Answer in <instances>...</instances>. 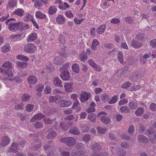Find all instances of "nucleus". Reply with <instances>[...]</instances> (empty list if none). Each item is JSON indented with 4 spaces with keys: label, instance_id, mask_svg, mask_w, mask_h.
<instances>
[{
    "label": "nucleus",
    "instance_id": "obj_1",
    "mask_svg": "<svg viewBox=\"0 0 156 156\" xmlns=\"http://www.w3.org/2000/svg\"><path fill=\"white\" fill-rule=\"evenodd\" d=\"M36 46L31 43L26 44L24 47V50L26 53L29 54H33L37 51Z\"/></svg>",
    "mask_w": 156,
    "mask_h": 156
},
{
    "label": "nucleus",
    "instance_id": "obj_2",
    "mask_svg": "<svg viewBox=\"0 0 156 156\" xmlns=\"http://www.w3.org/2000/svg\"><path fill=\"white\" fill-rule=\"evenodd\" d=\"M21 22L20 21L18 23H10L8 25V28L10 31L12 32H15L17 30H20V27Z\"/></svg>",
    "mask_w": 156,
    "mask_h": 156
},
{
    "label": "nucleus",
    "instance_id": "obj_3",
    "mask_svg": "<svg viewBox=\"0 0 156 156\" xmlns=\"http://www.w3.org/2000/svg\"><path fill=\"white\" fill-rule=\"evenodd\" d=\"M61 141L66 143L68 146H72L76 143L73 137H63L61 139Z\"/></svg>",
    "mask_w": 156,
    "mask_h": 156
},
{
    "label": "nucleus",
    "instance_id": "obj_4",
    "mask_svg": "<svg viewBox=\"0 0 156 156\" xmlns=\"http://www.w3.org/2000/svg\"><path fill=\"white\" fill-rule=\"evenodd\" d=\"M2 67L3 69L7 71L9 70L11 71V74L10 75H6L8 76V77L13 76V74L11 69L12 68V65L10 62L8 61H6L2 65Z\"/></svg>",
    "mask_w": 156,
    "mask_h": 156
},
{
    "label": "nucleus",
    "instance_id": "obj_5",
    "mask_svg": "<svg viewBox=\"0 0 156 156\" xmlns=\"http://www.w3.org/2000/svg\"><path fill=\"white\" fill-rule=\"evenodd\" d=\"M80 101L82 102H85L90 97L91 94L90 93H87L85 91H82L80 94Z\"/></svg>",
    "mask_w": 156,
    "mask_h": 156
},
{
    "label": "nucleus",
    "instance_id": "obj_6",
    "mask_svg": "<svg viewBox=\"0 0 156 156\" xmlns=\"http://www.w3.org/2000/svg\"><path fill=\"white\" fill-rule=\"evenodd\" d=\"M73 83H65L64 85L65 90L66 92H72L74 88Z\"/></svg>",
    "mask_w": 156,
    "mask_h": 156
},
{
    "label": "nucleus",
    "instance_id": "obj_7",
    "mask_svg": "<svg viewBox=\"0 0 156 156\" xmlns=\"http://www.w3.org/2000/svg\"><path fill=\"white\" fill-rule=\"evenodd\" d=\"M61 73L60 76L61 78L64 80L67 81L70 78V75L68 71L64 72L63 71H60Z\"/></svg>",
    "mask_w": 156,
    "mask_h": 156
},
{
    "label": "nucleus",
    "instance_id": "obj_8",
    "mask_svg": "<svg viewBox=\"0 0 156 156\" xmlns=\"http://www.w3.org/2000/svg\"><path fill=\"white\" fill-rule=\"evenodd\" d=\"M144 37L143 34H140L137 36V48H140L142 46Z\"/></svg>",
    "mask_w": 156,
    "mask_h": 156
},
{
    "label": "nucleus",
    "instance_id": "obj_9",
    "mask_svg": "<svg viewBox=\"0 0 156 156\" xmlns=\"http://www.w3.org/2000/svg\"><path fill=\"white\" fill-rule=\"evenodd\" d=\"M20 149V148L18 145L17 143H12L11 144V147L9 148V152L16 153Z\"/></svg>",
    "mask_w": 156,
    "mask_h": 156
},
{
    "label": "nucleus",
    "instance_id": "obj_10",
    "mask_svg": "<svg viewBox=\"0 0 156 156\" xmlns=\"http://www.w3.org/2000/svg\"><path fill=\"white\" fill-rule=\"evenodd\" d=\"M27 80L28 83L30 84H34L37 81V77L32 75L29 76Z\"/></svg>",
    "mask_w": 156,
    "mask_h": 156
},
{
    "label": "nucleus",
    "instance_id": "obj_11",
    "mask_svg": "<svg viewBox=\"0 0 156 156\" xmlns=\"http://www.w3.org/2000/svg\"><path fill=\"white\" fill-rule=\"evenodd\" d=\"M72 104L70 101H66L64 100H61L59 101V104L61 107H67L69 106Z\"/></svg>",
    "mask_w": 156,
    "mask_h": 156
},
{
    "label": "nucleus",
    "instance_id": "obj_12",
    "mask_svg": "<svg viewBox=\"0 0 156 156\" xmlns=\"http://www.w3.org/2000/svg\"><path fill=\"white\" fill-rule=\"evenodd\" d=\"M53 82L55 86L61 87H63L61 81L58 77H54L53 79Z\"/></svg>",
    "mask_w": 156,
    "mask_h": 156
},
{
    "label": "nucleus",
    "instance_id": "obj_13",
    "mask_svg": "<svg viewBox=\"0 0 156 156\" xmlns=\"http://www.w3.org/2000/svg\"><path fill=\"white\" fill-rule=\"evenodd\" d=\"M37 37V35L35 33H32L27 37V40L28 42L34 41Z\"/></svg>",
    "mask_w": 156,
    "mask_h": 156
},
{
    "label": "nucleus",
    "instance_id": "obj_14",
    "mask_svg": "<svg viewBox=\"0 0 156 156\" xmlns=\"http://www.w3.org/2000/svg\"><path fill=\"white\" fill-rule=\"evenodd\" d=\"M44 117V115L41 113H38L34 115L31 120L30 122H34V120H40Z\"/></svg>",
    "mask_w": 156,
    "mask_h": 156
},
{
    "label": "nucleus",
    "instance_id": "obj_15",
    "mask_svg": "<svg viewBox=\"0 0 156 156\" xmlns=\"http://www.w3.org/2000/svg\"><path fill=\"white\" fill-rule=\"evenodd\" d=\"M69 132L70 133L75 135H78L80 134L79 129L76 126L71 127L69 131Z\"/></svg>",
    "mask_w": 156,
    "mask_h": 156
},
{
    "label": "nucleus",
    "instance_id": "obj_16",
    "mask_svg": "<svg viewBox=\"0 0 156 156\" xmlns=\"http://www.w3.org/2000/svg\"><path fill=\"white\" fill-rule=\"evenodd\" d=\"M56 21L58 24H63L65 22V18L62 15H58L57 17Z\"/></svg>",
    "mask_w": 156,
    "mask_h": 156
},
{
    "label": "nucleus",
    "instance_id": "obj_17",
    "mask_svg": "<svg viewBox=\"0 0 156 156\" xmlns=\"http://www.w3.org/2000/svg\"><path fill=\"white\" fill-rule=\"evenodd\" d=\"M12 13L14 15L21 17L23 16L24 13V11L21 9H18L13 11Z\"/></svg>",
    "mask_w": 156,
    "mask_h": 156
},
{
    "label": "nucleus",
    "instance_id": "obj_18",
    "mask_svg": "<svg viewBox=\"0 0 156 156\" xmlns=\"http://www.w3.org/2000/svg\"><path fill=\"white\" fill-rule=\"evenodd\" d=\"M10 140L8 137H3L1 143V145L2 147H4L8 145L10 142Z\"/></svg>",
    "mask_w": 156,
    "mask_h": 156
},
{
    "label": "nucleus",
    "instance_id": "obj_19",
    "mask_svg": "<svg viewBox=\"0 0 156 156\" xmlns=\"http://www.w3.org/2000/svg\"><path fill=\"white\" fill-rule=\"evenodd\" d=\"M93 151H98L101 149V147L98 144L95 143L91 147Z\"/></svg>",
    "mask_w": 156,
    "mask_h": 156
},
{
    "label": "nucleus",
    "instance_id": "obj_20",
    "mask_svg": "<svg viewBox=\"0 0 156 156\" xmlns=\"http://www.w3.org/2000/svg\"><path fill=\"white\" fill-rule=\"evenodd\" d=\"M57 11V9L56 6H51L49 8L48 12L50 14L52 15L55 14Z\"/></svg>",
    "mask_w": 156,
    "mask_h": 156
},
{
    "label": "nucleus",
    "instance_id": "obj_21",
    "mask_svg": "<svg viewBox=\"0 0 156 156\" xmlns=\"http://www.w3.org/2000/svg\"><path fill=\"white\" fill-rule=\"evenodd\" d=\"M99 44V42L97 39H94L91 46V48L93 50H96L97 49V47Z\"/></svg>",
    "mask_w": 156,
    "mask_h": 156
},
{
    "label": "nucleus",
    "instance_id": "obj_22",
    "mask_svg": "<svg viewBox=\"0 0 156 156\" xmlns=\"http://www.w3.org/2000/svg\"><path fill=\"white\" fill-rule=\"evenodd\" d=\"M44 122L45 124H52L54 122L56 123V119H51L48 118H45L44 119Z\"/></svg>",
    "mask_w": 156,
    "mask_h": 156
},
{
    "label": "nucleus",
    "instance_id": "obj_23",
    "mask_svg": "<svg viewBox=\"0 0 156 156\" xmlns=\"http://www.w3.org/2000/svg\"><path fill=\"white\" fill-rule=\"evenodd\" d=\"M46 68L47 71H51L54 70V66L51 62H47L46 63Z\"/></svg>",
    "mask_w": 156,
    "mask_h": 156
},
{
    "label": "nucleus",
    "instance_id": "obj_24",
    "mask_svg": "<svg viewBox=\"0 0 156 156\" xmlns=\"http://www.w3.org/2000/svg\"><path fill=\"white\" fill-rule=\"evenodd\" d=\"M60 127L65 131L67 130L69 127V124L65 122L60 123Z\"/></svg>",
    "mask_w": 156,
    "mask_h": 156
},
{
    "label": "nucleus",
    "instance_id": "obj_25",
    "mask_svg": "<svg viewBox=\"0 0 156 156\" xmlns=\"http://www.w3.org/2000/svg\"><path fill=\"white\" fill-rule=\"evenodd\" d=\"M46 132L48 133L47 136H56L57 135L56 132L52 129H48Z\"/></svg>",
    "mask_w": 156,
    "mask_h": 156
},
{
    "label": "nucleus",
    "instance_id": "obj_26",
    "mask_svg": "<svg viewBox=\"0 0 156 156\" xmlns=\"http://www.w3.org/2000/svg\"><path fill=\"white\" fill-rule=\"evenodd\" d=\"M72 156H80L81 155L85 153L84 151H76L74 150H73L72 151Z\"/></svg>",
    "mask_w": 156,
    "mask_h": 156
},
{
    "label": "nucleus",
    "instance_id": "obj_27",
    "mask_svg": "<svg viewBox=\"0 0 156 156\" xmlns=\"http://www.w3.org/2000/svg\"><path fill=\"white\" fill-rule=\"evenodd\" d=\"M96 117L97 115L94 113L90 114L88 116V118L94 123L96 122Z\"/></svg>",
    "mask_w": 156,
    "mask_h": 156
},
{
    "label": "nucleus",
    "instance_id": "obj_28",
    "mask_svg": "<svg viewBox=\"0 0 156 156\" xmlns=\"http://www.w3.org/2000/svg\"><path fill=\"white\" fill-rule=\"evenodd\" d=\"M105 25H102L100 26L97 29V32L99 34H102L105 30Z\"/></svg>",
    "mask_w": 156,
    "mask_h": 156
},
{
    "label": "nucleus",
    "instance_id": "obj_29",
    "mask_svg": "<svg viewBox=\"0 0 156 156\" xmlns=\"http://www.w3.org/2000/svg\"><path fill=\"white\" fill-rule=\"evenodd\" d=\"M101 100L104 102H106L107 101H109L110 97L108 95L106 94H102L101 97Z\"/></svg>",
    "mask_w": 156,
    "mask_h": 156
},
{
    "label": "nucleus",
    "instance_id": "obj_30",
    "mask_svg": "<svg viewBox=\"0 0 156 156\" xmlns=\"http://www.w3.org/2000/svg\"><path fill=\"white\" fill-rule=\"evenodd\" d=\"M69 7V5L66 2H64L63 4L61 3V4H59L58 5L59 8L62 10H65Z\"/></svg>",
    "mask_w": 156,
    "mask_h": 156
},
{
    "label": "nucleus",
    "instance_id": "obj_31",
    "mask_svg": "<svg viewBox=\"0 0 156 156\" xmlns=\"http://www.w3.org/2000/svg\"><path fill=\"white\" fill-rule=\"evenodd\" d=\"M22 35L20 34L12 35L10 37L12 39L13 41H18L20 40V38L22 37Z\"/></svg>",
    "mask_w": 156,
    "mask_h": 156
},
{
    "label": "nucleus",
    "instance_id": "obj_32",
    "mask_svg": "<svg viewBox=\"0 0 156 156\" xmlns=\"http://www.w3.org/2000/svg\"><path fill=\"white\" fill-rule=\"evenodd\" d=\"M76 148L80 151H84L85 149L84 145L81 143H79L76 144Z\"/></svg>",
    "mask_w": 156,
    "mask_h": 156
},
{
    "label": "nucleus",
    "instance_id": "obj_33",
    "mask_svg": "<svg viewBox=\"0 0 156 156\" xmlns=\"http://www.w3.org/2000/svg\"><path fill=\"white\" fill-rule=\"evenodd\" d=\"M20 22H21L22 23L20 27V30H25L29 28L30 26L27 23L23 24V22L21 21H20Z\"/></svg>",
    "mask_w": 156,
    "mask_h": 156
},
{
    "label": "nucleus",
    "instance_id": "obj_34",
    "mask_svg": "<svg viewBox=\"0 0 156 156\" xmlns=\"http://www.w3.org/2000/svg\"><path fill=\"white\" fill-rule=\"evenodd\" d=\"M30 96L29 94H24L21 97V100L23 101H26L29 100Z\"/></svg>",
    "mask_w": 156,
    "mask_h": 156
},
{
    "label": "nucleus",
    "instance_id": "obj_35",
    "mask_svg": "<svg viewBox=\"0 0 156 156\" xmlns=\"http://www.w3.org/2000/svg\"><path fill=\"white\" fill-rule=\"evenodd\" d=\"M36 16L37 18L40 19H45L46 16L39 11H37L36 13Z\"/></svg>",
    "mask_w": 156,
    "mask_h": 156
},
{
    "label": "nucleus",
    "instance_id": "obj_36",
    "mask_svg": "<svg viewBox=\"0 0 156 156\" xmlns=\"http://www.w3.org/2000/svg\"><path fill=\"white\" fill-rule=\"evenodd\" d=\"M17 2V0H9V6L10 8H12L16 6Z\"/></svg>",
    "mask_w": 156,
    "mask_h": 156
},
{
    "label": "nucleus",
    "instance_id": "obj_37",
    "mask_svg": "<svg viewBox=\"0 0 156 156\" xmlns=\"http://www.w3.org/2000/svg\"><path fill=\"white\" fill-rule=\"evenodd\" d=\"M70 151L69 149H65L63 151H60V152L62 156H69L70 154Z\"/></svg>",
    "mask_w": 156,
    "mask_h": 156
},
{
    "label": "nucleus",
    "instance_id": "obj_38",
    "mask_svg": "<svg viewBox=\"0 0 156 156\" xmlns=\"http://www.w3.org/2000/svg\"><path fill=\"white\" fill-rule=\"evenodd\" d=\"M101 120L105 124H108L109 123L110 120L105 116H102L101 118Z\"/></svg>",
    "mask_w": 156,
    "mask_h": 156
},
{
    "label": "nucleus",
    "instance_id": "obj_39",
    "mask_svg": "<svg viewBox=\"0 0 156 156\" xmlns=\"http://www.w3.org/2000/svg\"><path fill=\"white\" fill-rule=\"evenodd\" d=\"M72 69L73 71L75 73H78L80 71V68L79 65L76 63L73 65Z\"/></svg>",
    "mask_w": 156,
    "mask_h": 156
},
{
    "label": "nucleus",
    "instance_id": "obj_40",
    "mask_svg": "<svg viewBox=\"0 0 156 156\" xmlns=\"http://www.w3.org/2000/svg\"><path fill=\"white\" fill-rule=\"evenodd\" d=\"M34 126L36 128L41 129L43 127V123L42 122L37 121L34 123Z\"/></svg>",
    "mask_w": 156,
    "mask_h": 156
},
{
    "label": "nucleus",
    "instance_id": "obj_41",
    "mask_svg": "<svg viewBox=\"0 0 156 156\" xmlns=\"http://www.w3.org/2000/svg\"><path fill=\"white\" fill-rule=\"evenodd\" d=\"M16 57L19 59L25 61L26 62L28 61L29 60V58L23 55H19L17 56Z\"/></svg>",
    "mask_w": 156,
    "mask_h": 156
},
{
    "label": "nucleus",
    "instance_id": "obj_42",
    "mask_svg": "<svg viewBox=\"0 0 156 156\" xmlns=\"http://www.w3.org/2000/svg\"><path fill=\"white\" fill-rule=\"evenodd\" d=\"M118 58L119 61L122 64L125 63L123 61V58L122 55V52L119 51L118 52Z\"/></svg>",
    "mask_w": 156,
    "mask_h": 156
},
{
    "label": "nucleus",
    "instance_id": "obj_43",
    "mask_svg": "<svg viewBox=\"0 0 156 156\" xmlns=\"http://www.w3.org/2000/svg\"><path fill=\"white\" fill-rule=\"evenodd\" d=\"M16 64L19 67L24 68H26L27 66V64L26 62H17Z\"/></svg>",
    "mask_w": 156,
    "mask_h": 156
},
{
    "label": "nucleus",
    "instance_id": "obj_44",
    "mask_svg": "<svg viewBox=\"0 0 156 156\" xmlns=\"http://www.w3.org/2000/svg\"><path fill=\"white\" fill-rule=\"evenodd\" d=\"M58 95H56L55 96H51L49 97V101L51 102H55L58 99L59 97Z\"/></svg>",
    "mask_w": 156,
    "mask_h": 156
},
{
    "label": "nucleus",
    "instance_id": "obj_45",
    "mask_svg": "<svg viewBox=\"0 0 156 156\" xmlns=\"http://www.w3.org/2000/svg\"><path fill=\"white\" fill-rule=\"evenodd\" d=\"M79 58L81 61L84 62L87 60V57L84 53H81L80 55Z\"/></svg>",
    "mask_w": 156,
    "mask_h": 156
},
{
    "label": "nucleus",
    "instance_id": "obj_46",
    "mask_svg": "<svg viewBox=\"0 0 156 156\" xmlns=\"http://www.w3.org/2000/svg\"><path fill=\"white\" fill-rule=\"evenodd\" d=\"M10 50V46L9 45H4L1 48V50L3 52H6Z\"/></svg>",
    "mask_w": 156,
    "mask_h": 156
},
{
    "label": "nucleus",
    "instance_id": "obj_47",
    "mask_svg": "<svg viewBox=\"0 0 156 156\" xmlns=\"http://www.w3.org/2000/svg\"><path fill=\"white\" fill-rule=\"evenodd\" d=\"M146 132L149 135H152L154 134V136H156V133H155V130L153 129H147Z\"/></svg>",
    "mask_w": 156,
    "mask_h": 156
},
{
    "label": "nucleus",
    "instance_id": "obj_48",
    "mask_svg": "<svg viewBox=\"0 0 156 156\" xmlns=\"http://www.w3.org/2000/svg\"><path fill=\"white\" fill-rule=\"evenodd\" d=\"M120 111L124 113H128L129 111V109L126 106H124L121 107L120 108Z\"/></svg>",
    "mask_w": 156,
    "mask_h": 156
},
{
    "label": "nucleus",
    "instance_id": "obj_49",
    "mask_svg": "<svg viewBox=\"0 0 156 156\" xmlns=\"http://www.w3.org/2000/svg\"><path fill=\"white\" fill-rule=\"evenodd\" d=\"M44 87V85L43 84H38L36 87V90L37 92H41L42 91Z\"/></svg>",
    "mask_w": 156,
    "mask_h": 156
},
{
    "label": "nucleus",
    "instance_id": "obj_50",
    "mask_svg": "<svg viewBox=\"0 0 156 156\" xmlns=\"http://www.w3.org/2000/svg\"><path fill=\"white\" fill-rule=\"evenodd\" d=\"M18 116L20 118L21 121H24L26 118L27 116L24 115L23 113L18 112L17 113Z\"/></svg>",
    "mask_w": 156,
    "mask_h": 156
},
{
    "label": "nucleus",
    "instance_id": "obj_51",
    "mask_svg": "<svg viewBox=\"0 0 156 156\" xmlns=\"http://www.w3.org/2000/svg\"><path fill=\"white\" fill-rule=\"evenodd\" d=\"M0 73H2L5 75H10L11 71H7L3 69L2 67L0 66Z\"/></svg>",
    "mask_w": 156,
    "mask_h": 156
},
{
    "label": "nucleus",
    "instance_id": "obj_52",
    "mask_svg": "<svg viewBox=\"0 0 156 156\" xmlns=\"http://www.w3.org/2000/svg\"><path fill=\"white\" fill-rule=\"evenodd\" d=\"M59 55L64 58H66L68 56V54L64 49H62L59 53Z\"/></svg>",
    "mask_w": 156,
    "mask_h": 156
},
{
    "label": "nucleus",
    "instance_id": "obj_53",
    "mask_svg": "<svg viewBox=\"0 0 156 156\" xmlns=\"http://www.w3.org/2000/svg\"><path fill=\"white\" fill-rule=\"evenodd\" d=\"M59 41L62 44H64L65 42V37L62 34H60L59 36Z\"/></svg>",
    "mask_w": 156,
    "mask_h": 156
},
{
    "label": "nucleus",
    "instance_id": "obj_54",
    "mask_svg": "<svg viewBox=\"0 0 156 156\" xmlns=\"http://www.w3.org/2000/svg\"><path fill=\"white\" fill-rule=\"evenodd\" d=\"M41 0H37L35 1L34 3V7L36 8L39 9L41 4Z\"/></svg>",
    "mask_w": 156,
    "mask_h": 156
},
{
    "label": "nucleus",
    "instance_id": "obj_55",
    "mask_svg": "<svg viewBox=\"0 0 156 156\" xmlns=\"http://www.w3.org/2000/svg\"><path fill=\"white\" fill-rule=\"evenodd\" d=\"M34 106L31 104H28L26 107V110L28 112H30L32 111L33 109Z\"/></svg>",
    "mask_w": 156,
    "mask_h": 156
},
{
    "label": "nucleus",
    "instance_id": "obj_56",
    "mask_svg": "<svg viewBox=\"0 0 156 156\" xmlns=\"http://www.w3.org/2000/svg\"><path fill=\"white\" fill-rule=\"evenodd\" d=\"M144 112V109L142 108L139 107L137 109V116H140Z\"/></svg>",
    "mask_w": 156,
    "mask_h": 156
},
{
    "label": "nucleus",
    "instance_id": "obj_57",
    "mask_svg": "<svg viewBox=\"0 0 156 156\" xmlns=\"http://www.w3.org/2000/svg\"><path fill=\"white\" fill-rule=\"evenodd\" d=\"M117 96L115 95L109 101L110 104H113L115 103L117 101Z\"/></svg>",
    "mask_w": 156,
    "mask_h": 156
},
{
    "label": "nucleus",
    "instance_id": "obj_58",
    "mask_svg": "<svg viewBox=\"0 0 156 156\" xmlns=\"http://www.w3.org/2000/svg\"><path fill=\"white\" fill-rule=\"evenodd\" d=\"M150 45L153 48H156V39H154L150 41Z\"/></svg>",
    "mask_w": 156,
    "mask_h": 156
},
{
    "label": "nucleus",
    "instance_id": "obj_59",
    "mask_svg": "<svg viewBox=\"0 0 156 156\" xmlns=\"http://www.w3.org/2000/svg\"><path fill=\"white\" fill-rule=\"evenodd\" d=\"M98 133L99 134H104L106 132V129L100 127H98L97 128Z\"/></svg>",
    "mask_w": 156,
    "mask_h": 156
},
{
    "label": "nucleus",
    "instance_id": "obj_60",
    "mask_svg": "<svg viewBox=\"0 0 156 156\" xmlns=\"http://www.w3.org/2000/svg\"><path fill=\"white\" fill-rule=\"evenodd\" d=\"M129 105L130 108L132 110L135 109L136 108V105L133 101L129 102Z\"/></svg>",
    "mask_w": 156,
    "mask_h": 156
},
{
    "label": "nucleus",
    "instance_id": "obj_61",
    "mask_svg": "<svg viewBox=\"0 0 156 156\" xmlns=\"http://www.w3.org/2000/svg\"><path fill=\"white\" fill-rule=\"evenodd\" d=\"M134 127L132 125H130L128 129V132L129 133H134Z\"/></svg>",
    "mask_w": 156,
    "mask_h": 156
},
{
    "label": "nucleus",
    "instance_id": "obj_62",
    "mask_svg": "<svg viewBox=\"0 0 156 156\" xmlns=\"http://www.w3.org/2000/svg\"><path fill=\"white\" fill-rule=\"evenodd\" d=\"M23 104L21 103L15 107L14 109L16 110H22L23 109Z\"/></svg>",
    "mask_w": 156,
    "mask_h": 156
},
{
    "label": "nucleus",
    "instance_id": "obj_63",
    "mask_svg": "<svg viewBox=\"0 0 156 156\" xmlns=\"http://www.w3.org/2000/svg\"><path fill=\"white\" fill-rule=\"evenodd\" d=\"M150 108L151 110L156 111V104L155 103H151L150 105Z\"/></svg>",
    "mask_w": 156,
    "mask_h": 156
},
{
    "label": "nucleus",
    "instance_id": "obj_64",
    "mask_svg": "<svg viewBox=\"0 0 156 156\" xmlns=\"http://www.w3.org/2000/svg\"><path fill=\"white\" fill-rule=\"evenodd\" d=\"M131 85V83L129 82H126L122 85V87L124 88L127 89Z\"/></svg>",
    "mask_w": 156,
    "mask_h": 156
}]
</instances>
